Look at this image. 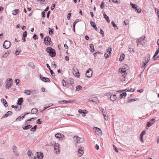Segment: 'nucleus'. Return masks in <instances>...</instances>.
I'll use <instances>...</instances> for the list:
<instances>
[{
    "label": "nucleus",
    "instance_id": "obj_23",
    "mask_svg": "<svg viewBox=\"0 0 159 159\" xmlns=\"http://www.w3.org/2000/svg\"><path fill=\"white\" fill-rule=\"evenodd\" d=\"M49 37L48 36L46 37L44 39L45 44L46 45H48V43L47 41H48V39Z\"/></svg>",
    "mask_w": 159,
    "mask_h": 159
},
{
    "label": "nucleus",
    "instance_id": "obj_5",
    "mask_svg": "<svg viewBox=\"0 0 159 159\" xmlns=\"http://www.w3.org/2000/svg\"><path fill=\"white\" fill-rule=\"evenodd\" d=\"M74 140H77V143H80L83 142V139L82 138L78 137L77 136H75L74 137Z\"/></svg>",
    "mask_w": 159,
    "mask_h": 159
},
{
    "label": "nucleus",
    "instance_id": "obj_36",
    "mask_svg": "<svg viewBox=\"0 0 159 159\" xmlns=\"http://www.w3.org/2000/svg\"><path fill=\"white\" fill-rule=\"evenodd\" d=\"M28 65L30 67H31L33 69H34V63L32 62H29L28 63Z\"/></svg>",
    "mask_w": 159,
    "mask_h": 159
},
{
    "label": "nucleus",
    "instance_id": "obj_31",
    "mask_svg": "<svg viewBox=\"0 0 159 159\" xmlns=\"http://www.w3.org/2000/svg\"><path fill=\"white\" fill-rule=\"evenodd\" d=\"M125 57V55L124 54L121 55L120 58V61H122L124 59Z\"/></svg>",
    "mask_w": 159,
    "mask_h": 159
},
{
    "label": "nucleus",
    "instance_id": "obj_11",
    "mask_svg": "<svg viewBox=\"0 0 159 159\" xmlns=\"http://www.w3.org/2000/svg\"><path fill=\"white\" fill-rule=\"evenodd\" d=\"M84 148L81 147L78 150V154L79 155V157L81 156L84 153Z\"/></svg>",
    "mask_w": 159,
    "mask_h": 159
},
{
    "label": "nucleus",
    "instance_id": "obj_52",
    "mask_svg": "<svg viewBox=\"0 0 159 159\" xmlns=\"http://www.w3.org/2000/svg\"><path fill=\"white\" fill-rule=\"evenodd\" d=\"M33 39H34L35 40H36L38 39V36L36 34H34L33 37Z\"/></svg>",
    "mask_w": 159,
    "mask_h": 159
},
{
    "label": "nucleus",
    "instance_id": "obj_50",
    "mask_svg": "<svg viewBox=\"0 0 159 159\" xmlns=\"http://www.w3.org/2000/svg\"><path fill=\"white\" fill-rule=\"evenodd\" d=\"M52 67L53 68H55L56 67V65L54 61L52 62Z\"/></svg>",
    "mask_w": 159,
    "mask_h": 159
},
{
    "label": "nucleus",
    "instance_id": "obj_60",
    "mask_svg": "<svg viewBox=\"0 0 159 159\" xmlns=\"http://www.w3.org/2000/svg\"><path fill=\"white\" fill-rule=\"evenodd\" d=\"M55 7V5L54 4H53L52 5V6L51 7V10H53L54 9V8Z\"/></svg>",
    "mask_w": 159,
    "mask_h": 159
},
{
    "label": "nucleus",
    "instance_id": "obj_7",
    "mask_svg": "<svg viewBox=\"0 0 159 159\" xmlns=\"http://www.w3.org/2000/svg\"><path fill=\"white\" fill-rule=\"evenodd\" d=\"M39 77L41 80L44 82H49L50 81L49 78L43 76L41 74L39 75Z\"/></svg>",
    "mask_w": 159,
    "mask_h": 159
},
{
    "label": "nucleus",
    "instance_id": "obj_19",
    "mask_svg": "<svg viewBox=\"0 0 159 159\" xmlns=\"http://www.w3.org/2000/svg\"><path fill=\"white\" fill-rule=\"evenodd\" d=\"M55 137L57 138H63L64 136V135L60 133H57L55 134Z\"/></svg>",
    "mask_w": 159,
    "mask_h": 159
},
{
    "label": "nucleus",
    "instance_id": "obj_42",
    "mask_svg": "<svg viewBox=\"0 0 159 159\" xmlns=\"http://www.w3.org/2000/svg\"><path fill=\"white\" fill-rule=\"evenodd\" d=\"M135 11L138 13H139L141 11V10L140 8H137L135 9Z\"/></svg>",
    "mask_w": 159,
    "mask_h": 159
},
{
    "label": "nucleus",
    "instance_id": "obj_48",
    "mask_svg": "<svg viewBox=\"0 0 159 159\" xmlns=\"http://www.w3.org/2000/svg\"><path fill=\"white\" fill-rule=\"evenodd\" d=\"M111 24L115 28H117V25L113 21H112Z\"/></svg>",
    "mask_w": 159,
    "mask_h": 159
},
{
    "label": "nucleus",
    "instance_id": "obj_53",
    "mask_svg": "<svg viewBox=\"0 0 159 159\" xmlns=\"http://www.w3.org/2000/svg\"><path fill=\"white\" fill-rule=\"evenodd\" d=\"M62 85L64 86H65L66 85V82L64 80H62Z\"/></svg>",
    "mask_w": 159,
    "mask_h": 159
},
{
    "label": "nucleus",
    "instance_id": "obj_24",
    "mask_svg": "<svg viewBox=\"0 0 159 159\" xmlns=\"http://www.w3.org/2000/svg\"><path fill=\"white\" fill-rule=\"evenodd\" d=\"M32 127V125H27L23 127V129L24 130H27Z\"/></svg>",
    "mask_w": 159,
    "mask_h": 159
},
{
    "label": "nucleus",
    "instance_id": "obj_20",
    "mask_svg": "<svg viewBox=\"0 0 159 159\" xmlns=\"http://www.w3.org/2000/svg\"><path fill=\"white\" fill-rule=\"evenodd\" d=\"M1 101L5 107H7L8 106L7 103L5 99L3 98L2 99Z\"/></svg>",
    "mask_w": 159,
    "mask_h": 159
},
{
    "label": "nucleus",
    "instance_id": "obj_34",
    "mask_svg": "<svg viewBox=\"0 0 159 159\" xmlns=\"http://www.w3.org/2000/svg\"><path fill=\"white\" fill-rule=\"evenodd\" d=\"M90 48L92 50V51H91L92 52H93L95 51L94 47L93 44H90L89 45Z\"/></svg>",
    "mask_w": 159,
    "mask_h": 159
},
{
    "label": "nucleus",
    "instance_id": "obj_18",
    "mask_svg": "<svg viewBox=\"0 0 159 159\" xmlns=\"http://www.w3.org/2000/svg\"><path fill=\"white\" fill-rule=\"evenodd\" d=\"M90 24H91V26L93 28L96 30V31L98 30V29L97 27H96V26L95 23H94L93 21H90Z\"/></svg>",
    "mask_w": 159,
    "mask_h": 159
},
{
    "label": "nucleus",
    "instance_id": "obj_54",
    "mask_svg": "<svg viewBox=\"0 0 159 159\" xmlns=\"http://www.w3.org/2000/svg\"><path fill=\"white\" fill-rule=\"evenodd\" d=\"M83 111H86V110H81V109H79L78 110V112L80 113H82Z\"/></svg>",
    "mask_w": 159,
    "mask_h": 159
},
{
    "label": "nucleus",
    "instance_id": "obj_59",
    "mask_svg": "<svg viewBox=\"0 0 159 159\" xmlns=\"http://www.w3.org/2000/svg\"><path fill=\"white\" fill-rule=\"evenodd\" d=\"M71 15V13H69L67 15V18L68 20H69L70 19V17Z\"/></svg>",
    "mask_w": 159,
    "mask_h": 159
},
{
    "label": "nucleus",
    "instance_id": "obj_39",
    "mask_svg": "<svg viewBox=\"0 0 159 159\" xmlns=\"http://www.w3.org/2000/svg\"><path fill=\"white\" fill-rule=\"evenodd\" d=\"M159 52V50L158 49L156 52L154 56H153V58H155V57L157 56Z\"/></svg>",
    "mask_w": 159,
    "mask_h": 159
},
{
    "label": "nucleus",
    "instance_id": "obj_12",
    "mask_svg": "<svg viewBox=\"0 0 159 159\" xmlns=\"http://www.w3.org/2000/svg\"><path fill=\"white\" fill-rule=\"evenodd\" d=\"M126 70L125 69L121 70L120 72L121 73L122 75V77L124 79L125 78V77L126 76L127 73L126 72Z\"/></svg>",
    "mask_w": 159,
    "mask_h": 159
},
{
    "label": "nucleus",
    "instance_id": "obj_22",
    "mask_svg": "<svg viewBox=\"0 0 159 159\" xmlns=\"http://www.w3.org/2000/svg\"><path fill=\"white\" fill-rule=\"evenodd\" d=\"M104 18L106 20L108 23H110V21L108 16L105 13H103Z\"/></svg>",
    "mask_w": 159,
    "mask_h": 159
},
{
    "label": "nucleus",
    "instance_id": "obj_14",
    "mask_svg": "<svg viewBox=\"0 0 159 159\" xmlns=\"http://www.w3.org/2000/svg\"><path fill=\"white\" fill-rule=\"evenodd\" d=\"M12 114V112L11 111H7L5 114L3 116L2 118L1 119H2L3 118H5L8 117L9 116L11 115Z\"/></svg>",
    "mask_w": 159,
    "mask_h": 159
},
{
    "label": "nucleus",
    "instance_id": "obj_55",
    "mask_svg": "<svg viewBox=\"0 0 159 159\" xmlns=\"http://www.w3.org/2000/svg\"><path fill=\"white\" fill-rule=\"evenodd\" d=\"M42 17L44 18L45 17V14L44 11H43L42 12Z\"/></svg>",
    "mask_w": 159,
    "mask_h": 159
},
{
    "label": "nucleus",
    "instance_id": "obj_1",
    "mask_svg": "<svg viewBox=\"0 0 159 159\" xmlns=\"http://www.w3.org/2000/svg\"><path fill=\"white\" fill-rule=\"evenodd\" d=\"M46 51L52 57H54L56 55L55 50L52 48L48 47L46 49Z\"/></svg>",
    "mask_w": 159,
    "mask_h": 159
},
{
    "label": "nucleus",
    "instance_id": "obj_58",
    "mask_svg": "<svg viewBox=\"0 0 159 159\" xmlns=\"http://www.w3.org/2000/svg\"><path fill=\"white\" fill-rule=\"evenodd\" d=\"M100 33H101V34H102V37H104V32L101 29H100Z\"/></svg>",
    "mask_w": 159,
    "mask_h": 159
},
{
    "label": "nucleus",
    "instance_id": "obj_6",
    "mask_svg": "<svg viewBox=\"0 0 159 159\" xmlns=\"http://www.w3.org/2000/svg\"><path fill=\"white\" fill-rule=\"evenodd\" d=\"M11 79H10L9 80H7L6 81V87L8 89L11 87Z\"/></svg>",
    "mask_w": 159,
    "mask_h": 159
},
{
    "label": "nucleus",
    "instance_id": "obj_29",
    "mask_svg": "<svg viewBox=\"0 0 159 159\" xmlns=\"http://www.w3.org/2000/svg\"><path fill=\"white\" fill-rule=\"evenodd\" d=\"M19 10L16 9L13 10L12 11V14L13 15H16L19 12Z\"/></svg>",
    "mask_w": 159,
    "mask_h": 159
},
{
    "label": "nucleus",
    "instance_id": "obj_64",
    "mask_svg": "<svg viewBox=\"0 0 159 159\" xmlns=\"http://www.w3.org/2000/svg\"><path fill=\"white\" fill-rule=\"evenodd\" d=\"M129 22L128 20H125L124 21V23L125 24V25H127V24H128Z\"/></svg>",
    "mask_w": 159,
    "mask_h": 159
},
{
    "label": "nucleus",
    "instance_id": "obj_8",
    "mask_svg": "<svg viewBox=\"0 0 159 159\" xmlns=\"http://www.w3.org/2000/svg\"><path fill=\"white\" fill-rule=\"evenodd\" d=\"M92 71L91 69H89L86 71L85 74L86 76L88 78H90L92 76Z\"/></svg>",
    "mask_w": 159,
    "mask_h": 159
},
{
    "label": "nucleus",
    "instance_id": "obj_33",
    "mask_svg": "<svg viewBox=\"0 0 159 159\" xmlns=\"http://www.w3.org/2000/svg\"><path fill=\"white\" fill-rule=\"evenodd\" d=\"M130 5H131L132 7L135 9L138 7V6L135 4L132 3L131 2L130 3Z\"/></svg>",
    "mask_w": 159,
    "mask_h": 159
},
{
    "label": "nucleus",
    "instance_id": "obj_47",
    "mask_svg": "<svg viewBox=\"0 0 159 159\" xmlns=\"http://www.w3.org/2000/svg\"><path fill=\"white\" fill-rule=\"evenodd\" d=\"M28 156L29 157L31 156V155L32 154V152L31 151H28L27 152Z\"/></svg>",
    "mask_w": 159,
    "mask_h": 159
},
{
    "label": "nucleus",
    "instance_id": "obj_38",
    "mask_svg": "<svg viewBox=\"0 0 159 159\" xmlns=\"http://www.w3.org/2000/svg\"><path fill=\"white\" fill-rule=\"evenodd\" d=\"M30 90H26L24 92V93L25 94H26L28 95H30Z\"/></svg>",
    "mask_w": 159,
    "mask_h": 159
},
{
    "label": "nucleus",
    "instance_id": "obj_63",
    "mask_svg": "<svg viewBox=\"0 0 159 159\" xmlns=\"http://www.w3.org/2000/svg\"><path fill=\"white\" fill-rule=\"evenodd\" d=\"M104 56H105V58L106 59H107V58H108V57H109V55H108V54H107V53H105V54H104Z\"/></svg>",
    "mask_w": 159,
    "mask_h": 159
},
{
    "label": "nucleus",
    "instance_id": "obj_41",
    "mask_svg": "<svg viewBox=\"0 0 159 159\" xmlns=\"http://www.w3.org/2000/svg\"><path fill=\"white\" fill-rule=\"evenodd\" d=\"M81 89V86L80 85H78L76 87V90L78 91H79V89Z\"/></svg>",
    "mask_w": 159,
    "mask_h": 159
},
{
    "label": "nucleus",
    "instance_id": "obj_15",
    "mask_svg": "<svg viewBox=\"0 0 159 159\" xmlns=\"http://www.w3.org/2000/svg\"><path fill=\"white\" fill-rule=\"evenodd\" d=\"M89 100L96 103L99 102L98 99L97 97L92 98L90 99Z\"/></svg>",
    "mask_w": 159,
    "mask_h": 159
},
{
    "label": "nucleus",
    "instance_id": "obj_44",
    "mask_svg": "<svg viewBox=\"0 0 159 159\" xmlns=\"http://www.w3.org/2000/svg\"><path fill=\"white\" fill-rule=\"evenodd\" d=\"M40 119H38V120H37V124L40 125L42 123V121H40Z\"/></svg>",
    "mask_w": 159,
    "mask_h": 159
},
{
    "label": "nucleus",
    "instance_id": "obj_43",
    "mask_svg": "<svg viewBox=\"0 0 159 159\" xmlns=\"http://www.w3.org/2000/svg\"><path fill=\"white\" fill-rule=\"evenodd\" d=\"M27 35V32L26 31H25L23 33L22 37H26Z\"/></svg>",
    "mask_w": 159,
    "mask_h": 159
},
{
    "label": "nucleus",
    "instance_id": "obj_61",
    "mask_svg": "<svg viewBox=\"0 0 159 159\" xmlns=\"http://www.w3.org/2000/svg\"><path fill=\"white\" fill-rule=\"evenodd\" d=\"M48 43V44H51V43H52V42L51 41V38L49 37V39H48V41H47Z\"/></svg>",
    "mask_w": 159,
    "mask_h": 159
},
{
    "label": "nucleus",
    "instance_id": "obj_30",
    "mask_svg": "<svg viewBox=\"0 0 159 159\" xmlns=\"http://www.w3.org/2000/svg\"><path fill=\"white\" fill-rule=\"evenodd\" d=\"M127 95L126 93L125 92H124L120 94V98H122L123 97H125Z\"/></svg>",
    "mask_w": 159,
    "mask_h": 159
},
{
    "label": "nucleus",
    "instance_id": "obj_51",
    "mask_svg": "<svg viewBox=\"0 0 159 159\" xmlns=\"http://www.w3.org/2000/svg\"><path fill=\"white\" fill-rule=\"evenodd\" d=\"M20 51H18V50H16L15 53V55L16 56L18 55L19 53L20 52Z\"/></svg>",
    "mask_w": 159,
    "mask_h": 159
},
{
    "label": "nucleus",
    "instance_id": "obj_45",
    "mask_svg": "<svg viewBox=\"0 0 159 159\" xmlns=\"http://www.w3.org/2000/svg\"><path fill=\"white\" fill-rule=\"evenodd\" d=\"M111 1L112 2H113L114 3L119 4L120 0H111Z\"/></svg>",
    "mask_w": 159,
    "mask_h": 159
},
{
    "label": "nucleus",
    "instance_id": "obj_37",
    "mask_svg": "<svg viewBox=\"0 0 159 159\" xmlns=\"http://www.w3.org/2000/svg\"><path fill=\"white\" fill-rule=\"evenodd\" d=\"M53 30L52 29H49V34H53Z\"/></svg>",
    "mask_w": 159,
    "mask_h": 159
},
{
    "label": "nucleus",
    "instance_id": "obj_35",
    "mask_svg": "<svg viewBox=\"0 0 159 159\" xmlns=\"http://www.w3.org/2000/svg\"><path fill=\"white\" fill-rule=\"evenodd\" d=\"M37 128V125H35L34 127L31 128L30 129V131H35L36 130Z\"/></svg>",
    "mask_w": 159,
    "mask_h": 159
},
{
    "label": "nucleus",
    "instance_id": "obj_27",
    "mask_svg": "<svg viewBox=\"0 0 159 159\" xmlns=\"http://www.w3.org/2000/svg\"><path fill=\"white\" fill-rule=\"evenodd\" d=\"M42 156L43 157V154L42 152H37V155L36 157H38V158H41Z\"/></svg>",
    "mask_w": 159,
    "mask_h": 159
},
{
    "label": "nucleus",
    "instance_id": "obj_56",
    "mask_svg": "<svg viewBox=\"0 0 159 159\" xmlns=\"http://www.w3.org/2000/svg\"><path fill=\"white\" fill-rule=\"evenodd\" d=\"M78 19H77L74 22L73 24V26H75V25L76 24L79 22V20H78Z\"/></svg>",
    "mask_w": 159,
    "mask_h": 159
},
{
    "label": "nucleus",
    "instance_id": "obj_9",
    "mask_svg": "<svg viewBox=\"0 0 159 159\" xmlns=\"http://www.w3.org/2000/svg\"><path fill=\"white\" fill-rule=\"evenodd\" d=\"M146 134V130H144L140 134V141L142 142L143 143V136Z\"/></svg>",
    "mask_w": 159,
    "mask_h": 159
},
{
    "label": "nucleus",
    "instance_id": "obj_21",
    "mask_svg": "<svg viewBox=\"0 0 159 159\" xmlns=\"http://www.w3.org/2000/svg\"><path fill=\"white\" fill-rule=\"evenodd\" d=\"M23 101V98H20L18 99L17 101V104L19 105H20L22 103Z\"/></svg>",
    "mask_w": 159,
    "mask_h": 159
},
{
    "label": "nucleus",
    "instance_id": "obj_16",
    "mask_svg": "<svg viewBox=\"0 0 159 159\" xmlns=\"http://www.w3.org/2000/svg\"><path fill=\"white\" fill-rule=\"evenodd\" d=\"M145 37L142 36L140 38L138 39L136 42L137 43V44L138 46H139L141 43V42L142 40H143L144 39Z\"/></svg>",
    "mask_w": 159,
    "mask_h": 159
},
{
    "label": "nucleus",
    "instance_id": "obj_49",
    "mask_svg": "<svg viewBox=\"0 0 159 159\" xmlns=\"http://www.w3.org/2000/svg\"><path fill=\"white\" fill-rule=\"evenodd\" d=\"M19 81L20 80L19 79H15V82L16 83L17 85L18 84Z\"/></svg>",
    "mask_w": 159,
    "mask_h": 159
},
{
    "label": "nucleus",
    "instance_id": "obj_57",
    "mask_svg": "<svg viewBox=\"0 0 159 159\" xmlns=\"http://www.w3.org/2000/svg\"><path fill=\"white\" fill-rule=\"evenodd\" d=\"M104 2H102L101 5L100 6V7L101 9H103L104 8Z\"/></svg>",
    "mask_w": 159,
    "mask_h": 159
},
{
    "label": "nucleus",
    "instance_id": "obj_40",
    "mask_svg": "<svg viewBox=\"0 0 159 159\" xmlns=\"http://www.w3.org/2000/svg\"><path fill=\"white\" fill-rule=\"evenodd\" d=\"M112 51V49H111V48H109L107 50V52L109 54H111V52Z\"/></svg>",
    "mask_w": 159,
    "mask_h": 159
},
{
    "label": "nucleus",
    "instance_id": "obj_32",
    "mask_svg": "<svg viewBox=\"0 0 159 159\" xmlns=\"http://www.w3.org/2000/svg\"><path fill=\"white\" fill-rule=\"evenodd\" d=\"M10 52V50L7 51V52H5V53L3 55V57H7L8 56V55L9 54Z\"/></svg>",
    "mask_w": 159,
    "mask_h": 159
},
{
    "label": "nucleus",
    "instance_id": "obj_26",
    "mask_svg": "<svg viewBox=\"0 0 159 159\" xmlns=\"http://www.w3.org/2000/svg\"><path fill=\"white\" fill-rule=\"evenodd\" d=\"M12 148L14 152L16 154V156H18L19 155L18 154L16 153V147L15 146H13Z\"/></svg>",
    "mask_w": 159,
    "mask_h": 159
},
{
    "label": "nucleus",
    "instance_id": "obj_28",
    "mask_svg": "<svg viewBox=\"0 0 159 159\" xmlns=\"http://www.w3.org/2000/svg\"><path fill=\"white\" fill-rule=\"evenodd\" d=\"M155 118H152L150 120V127L152 126V125L155 122Z\"/></svg>",
    "mask_w": 159,
    "mask_h": 159
},
{
    "label": "nucleus",
    "instance_id": "obj_13",
    "mask_svg": "<svg viewBox=\"0 0 159 159\" xmlns=\"http://www.w3.org/2000/svg\"><path fill=\"white\" fill-rule=\"evenodd\" d=\"M149 61V59L147 61H143L142 62V64L141 65V67L142 68H145L146 66V64Z\"/></svg>",
    "mask_w": 159,
    "mask_h": 159
},
{
    "label": "nucleus",
    "instance_id": "obj_2",
    "mask_svg": "<svg viewBox=\"0 0 159 159\" xmlns=\"http://www.w3.org/2000/svg\"><path fill=\"white\" fill-rule=\"evenodd\" d=\"M52 145H54V149L56 153L58 154L60 153L59 145L58 143H56L55 142L53 141L52 143Z\"/></svg>",
    "mask_w": 159,
    "mask_h": 159
},
{
    "label": "nucleus",
    "instance_id": "obj_3",
    "mask_svg": "<svg viewBox=\"0 0 159 159\" xmlns=\"http://www.w3.org/2000/svg\"><path fill=\"white\" fill-rule=\"evenodd\" d=\"M11 45V43L9 41L5 40L4 42L3 47L4 48L6 49H7L10 47Z\"/></svg>",
    "mask_w": 159,
    "mask_h": 159
},
{
    "label": "nucleus",
    "instance_id": "obj_25",
    "mask_svg": "<svg viewBox=\"0 0 159 159\" xmlns=\"http://www.w3.org/2000/svg\"><path fill=\"white\" fill-rule=\"evenodd\" d=\"M38 111V110L35 108H33L31 110V112L32 114H35Z\"/></svg>",
    "mask_w": 159,
    "mask_h": 159
},
{
    "label": "nucleus",
    "instance_id": "obj_62",
    "mask_svg": "<svg viewBox=\"0 0 159 159\" xmlns=\"http://www.w3.org/2000/svg\"><path fill=\"white\" fill-rule=\"evenodd\" d=\"M101 111H102V112L103 114V116L104 115H106V112L105 111H104V109H102L101 110Z\"/></svg>",
    "mask_w": 159,
    "mask_h": 159
},
{
    "label": "nucleus",
    "instance_id": "obj_46",
    "mask_svg": "<svg viewBox=\"0 0 159 159\" xmlns=\"http://www.w3.org/2000/svg\"><path fill=\"white\" fill-rule=\"evenodd\" d=\"M49 71H50V73H51V75H52V76H54L55 75V74L53 72V71L51 69H50V70H49Z\"/></svg>",
    "mask_w": 159,
    "mask_h": 159
},
{
    "label": "nucleus",
    "instance_id": "obj_10",
    "mask_svg": "<svg viewBox=\"0 0 159 159\" xmlns=\"http://www.w3.org/2000/svg\"><path fill=\"white\" fill-rule=\"evenodd\" d=\"M94 129H95L96 130V132L98 135H102V132L101 129L98 127H95Z\"/></svg>",
    "mask_w": 159,
    "mask_h": 159
},
{
    "label": "nucleus",
    "instance_id": "obj_17",
    "mask_svg": "<svg viewBox=\"0 0 159 159\" xmlns=\"http://www.w3.org/2000/svg\"><path fill=\"white\" fill-rule=\"evenodd\" d=\"M116 95L113 94L112 95H110V100L111 101H114L116 99Z\"/></svg>",
    "mask_w": 159,
    "mask_h": 159
},
{
    "label": "nucleus",
    "instance_id": "obj_4",
    "mask_svg": "<svg viewBox=\"0 0 159 159\" xmlns=\"http://www.w3.org/2000/svg\"><path fill=\"white\" fill-rule=\"evenodd\" d=\"M73 73L74 75H75V76L77 77H80V73L79 72L78 70L76 67H73Z\"/></svg>",
    "mask_w": 159,
    "mask_h": 159
}]
</instances>
